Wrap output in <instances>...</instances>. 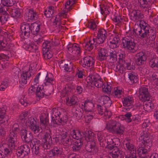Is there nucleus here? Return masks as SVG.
<instances>
[{
    "label": "nucleus",
    "mask_w": 158,
    "mask_h": 158,
    "mask_svg": "<svg viewBox=\"0 0 158 158\" xmlns=\"http://www.w3.org/2000/svg\"><path fill=\"white\" fill-rule=\"evenodd\" d=\"M139 25V26L134 28L132 32L130 31L131 36H127L122 40V44L123 47L133 53L137 50L133 35H135V37L139 36V38L144 39L147 42L155 40L156 37V30L152 28L144 21L141 20Z\"/></svg>",
    "instance_id": "f257e3e1"
},
{
    "label": "nucleus",
    "mask_w": 158,
    "mask_h": 158,
    "mask_svg": "<svg viewBox=\"0 0 158 158\" xmlns=\"http://www.w3.org/2000/svg\"><path fill=\"white\" fill-rule=\"evenodd\" d=\"M141 138L143 145L138 148V153L141 158H146L148 154V149L152 145V140L146 133L141 136Z\"/></svg>",
    "instance_id": "f03ea898"
},
{
    "label": "nucleus",
    "mask_w": 158,
    "mask_h": 158,
    "mask_svg": "<svg viewBox=\"0 0 158 158\" xmlns=\"http://www.w3.org/2000/svg\"><path fill=\"white\" fill-rule=\"evenodd\" d=\"M31 32L34 35L33 39L34 41L39 44L43 41V37L39 34L40 25L36 23H32L31 26Z\"/></svg>",
    "instance_id": "7ed1b4c3"
},
{
    "label": "nucleus",
    "mask_w": 158,
    "mask_h": 158,
    "mask_svg": "<svg viewBox=\"0 0 158 158\" xmlns=\"http://www.w3.org/2000/svg\"><path fill=\"white\" fill-rule=\"evenodd\" d=\"M35 68H32L31 66L29 68V69L27 70H24L23 71L21 76V79L19 81L20 87H22L21 85L23 86L27 84V81L31 78L32 75L35 73Z\"/></svg>",
    "instance_id": "20e7f679"
},
{
    "label": "nucleus",
    "mask_w": 158,
    "mask_h": 158,
    "mask_svg": "<svg viewBox=\"0 0 158 158\" xmlns=\"http://www.w3.org/2000/svg\"><path fill=\"white\" fill-rule=\"evenodd\" d=\"M125 148L126 150L127 157L129 156H135L136 153V147L132 143L131 140L128 138H126L124 141Z\"/></svg>",
    "instance_id": "39448f33"
},
{
    "label": "nucleus",
    "mask_w": 158,
    "mask_h": 158,
    "mask_svg": "<svg viewBox=\"0 0 158 158\" xmlns=\"http://www.w3.org/2000/svg\"><path fill=\"white\" fill-rule=\"evenodd\" d=\"M59 138L61 143L65 146H68L72 144V139L66 130L64 129L61 131Z\"/></svg>",
    "instance_id": "423d86ee"
},
{
    "label": "nucleus",
    "mask_w": 158,
    "mask_h": 158,
    "mask_svg": "<svg viewBox=\"0 0 158 158\" xmlns=\"http://www.w3.org/2000/svg\"><path fill=\"white\" fill-rule=\"evenodd\" d=\"M139 98L142 102L149 101L150 95L148 88L144 86H140L139 89Z\"/></svg>",
    "instance_id": "0eeeda50"
},
{
    "label": "nucleus",
    "mask_w": 158,
    "mask_h": 158,
    "mask_svg": "<svg viewBox=\"0 0 158 158\" xmlns=\"http://www.w3.org/2000/svg\"><path fill=\"white\" fill-rule=\"evenodd\" d=\"M19 119L23 123H25L26 126L29 125L30 123L35 120L34 117L27 111L22 112L19 116Z\"/></svg>",
    "instance_id": "6e6552de"
},
{
    "label": "nucleus",
    "mask_w": 158,
    "mask_h": 158,
    "mask_svg": "<svg viewBox=\"0 0 158 158\" xmlns=\"http://www.w3.org/2000/svg\"><path fill=\"white\" fill-rule=\"evenodd\" d=\"M107 35L106 30L103 29H100L98 31L96 38H94V40H95L96 44H102L106 40Z\"/></svg>",
    "instance_id": "1a4fd4ad"
},
{
    "label": "nucleus",
    "mask_w": 158,
    "mask_h": 158,
    "mask_svg": "<svg viewBox=\"0 0 158 158\" xmlns=\"http://www.w3.org/2000/svg\"><path fill=\"white\" fill-rule=\"evenodd\" d=\"M75 2V0H68L65 2L63 10L60 12V15L64 18L68 16L66 13L72 9V6Z\"/></svg>",
    "instance_id": "9d476101"
},
{
    "label": "nucleus",
    "mask_w": 158,
    "mask_h": 158,
    "mask_svg": "<svg viewBox=\"0 0 158 158\" xmlns=\"http://www.w3.org/2000/svg\"><path fill=\"white\" fill-rule=\"evenodd\" d=\"M30 152V149L28 145H23L18 148L16 154L17 156L21 158H23L28 155Z\"/></svg>",
    "instance_id": "9b49d317"
},
{
    "label": "nucleus",
    "mask_w": 158,
    "mask_h": 158,
    "mask_svg": "<svg viewBox=\"0 0 158 158\" xmlns=\"http://www.w3.org/2000/svg\"><path fill=\"white\" fill-rule=\"evenodd\" d=\"M58 64L60 69L67 72L72 71L73 68L72 63L67 60H59L58 62Z\"/></svg>",
    "instance_id": "f8f14e48"
},
{
    "label": "nucleus",
    "mask_w": 158,
    "mask_h": 158,
    "mask_svg": "<svg viewBox=\"0 0 158 158\" xmlns=\"http://www.w3.org/2000/svg\"><path fill=\"white\" fill-rule=\"evenodd\" d=\"M85 149L91 155L95 154L98 152V149L94 141H88L86 145Z\"/></svg>",
    "instance_id": "ddd939ff"
},
{
    "label": "nucleus",
    "mask_w": 158,
    "mask_h": 158,
    "mask_svg": "<svg viewBox=\"0 0 158 158\" xmlns=\"http://www.w3.org/2000/svg\"><path fill=\"white\" fill-rule=\"evenodd\" d=\"M97 110L98 114L101 115H103L105 119L109 118L111 115V112L104 106L98 105Z\"/></svg>",
    "instance_id": "4468645a"
},
{
    "label": "nucleus",
    "mask_w": 158,
    "mask_h": 158,
    "mask_svg": "<svg viewBox=\"0 0 158 158\" xmlns=\"http://www.w3.org/2000/svg\"><path fill=\"white\" fill-rule=\"evenodd\" d=\"M91 79L89 80L90 82H93L94 85L97 88H101L103 86V82L100 76L98 74H95V75L91 77Z\"/></svg>",
    "instance_id": "2eb2a0df"
},
{
    "label": "nucleus",
    "mask_w": 158,
    "mask_h": 158,
    "mask_svg": "<svg viewBox=\"0 0 158 158\" xmlns=\"http://www.w3.org/2000/svg\"><path fill=\"white\" fill-rule=\"evenodd\" d=\"M31 147H32L33 152L36 155L38 154L41 147L40 141L36 139H34L31 140Z\"/></svg>",
    "instance_id": "dca6fc26"
},
{
    "label": "nucleus",
    "mask_w": 158,
    "mask_h": 158,
    "mask_svg": "<svg viewBox=\"0 0 158 158\" xmlns=\"http://www.w3.org/2000/svg\"><path fill=\"white\" fill-rule=\"evenodd\" d=\"M68 52L69 53H71L73 55H75L78 56L80 55V49L78 45L74 44H70L68 46Z\"/></svg>",
    "instance_id": "f3484780"
},
{
    "label": "nucleus",
    "mask_w": 158,
    "mask_h": 158,
    "mask_svg": "<svg viewBox=\"0 0 158 158\" xmlns=\"http://www.w3.org/2000/svg\"><path fill=\"white\" fill-rule=\"evenodd\" d=\"M21 30L23 38L27 39L30 37L31 29L29 24H22L21 26Z\"/></svg>",
    "instance_id": "a211bd4d"
},
{
    "label": "nucleus",
    "mask_w": 158,
    "mask_h": 158,
    "mask_svg": "<svg viewBox=\"0 0 158 158\" xmlns=\"http://www.w3.org/2000/svg\"><path fill=\"white\" fill-rule=\"evenodd\" d=\"M17 136L13 132H10L7 139V145L8 147L15 149L16 141Z\"/></svg>",
    "instance_id": "6ab92c4d"
},
{
    "label": "nucleus",
    "mask_w": 158,
    "mask_h": 158,
    "mask_svg": "<svg viewBox=\"0 0 158 158\" xmlns=\"http://www.w3.org/2000/svg\"><path fill=\"white\" fill-rule=\"evenodd\" d=\"M12 46L10 44L7 45L3 36L0 34V51H10L12 49Z\"/></svg>",
    "instance_id": "aec40b11"
},
{
    "label": "nucleus",
    "mask_w": 158,
    "mask_h": 158,
    "mask_svg": "<svg viewBox=\"0 0 158 158\" xmlns=\"http://www.w3.org/2000/svg\"><path fill=\"white\" fill-rule=\"evenodd\" d=\"M20 134L23 141L26 143H29L32 139L33 136L31 133L30 132L27 134V131L25 129L21 130Z\"/></svg>",
    "instance_id": "412c9836"
},
{
    "label": "nucleus",
    "mask_w": 158,
    "mask_h": 158,
    "mask_svg": "<svg viewBox=\"0 0 158 158\" xmlns=\"http://www.w3.org/2000/svg\"><path fill=\"white\" fill-rule=\"evenodd\" d=\"M51 124L53 126L56 127L58 125H64L67 120V117L66 116H63L62 118H60L58 119V118H52Z\"/></svg>",
    "instance_id": "4be33fe9"
},
{
    "label": "nucleus",
    "mask_w": 158,
    "mask_h": 158,
    "mask_svg": "<svg viewBox=\"0 0 158 158\" xmlns=\"http://www.w3.org/2000/svg\"><path fill=\"white\" fill-rule=\"evenodd\" d=\"M82 108H84L86 112H91L92 109L94 107V105L92 100L87 99L85 101L81 102Z\"/></svg>",
    "instance_id": "5701e85b"
},
{
    "label": "nucleus",
    "mask_w": 158,
    "mask_h": 158,
    "mask_svg": "<svg viewBox=\"0 0 158 158\" xmlns=\"http://www.w3.org/2000/svg\"><path fill=\"white\" fill-rule=\"evenodd\" d=\"M95 62L94 58L91 56H87L83 58V63L82 66L84 67L87 68L92 66Z\"/></svg>",
    "instance_id": "b1692460"
},
{
    "label": "nucleus",
    "mask_w": 158,
    "mask_h": 158,
    "mask_svg": "<svg viewBox=\"0 0 158 158\" xmlns=\"http://www.w3.org/2000/svg\"><path fill=\"white\" fill-rule=\"evenodd\" d=\"M110 46L113 48H116L118 47V42L119 39L117 34L112 35L110 36Z\"/></svg>",
    "instance_id": "393cba45"
},
{
    "label": "nucleus",
    "mask_w": 158,
    "mask_h": 158,
    "mask_svg": "<svg viewBox=\"0 0 158 158\" xmlns=\"http://www.w3.org/2000/svg\"><path fill=\"white\" fill-rule=\"evenodd\" d=\"M94 40V38H90L88 42H84L82 44L85 50L90 51L93 49L94 44L96 42Z\"/></svg>",
    "instance_id": "a878e982"
},
{
    "label": "nucleus",
    "mask_w": 158,
    "mask_h": 158,
    "mask_svg": "<svg viewBox=\"0 0 158 158\" xmlns=\"http://www.w3.org/2000/svg\"><path fill=\"white\" fill-rule=\"evenodd\" d=\"M79 99L75 95H73L70 98H66L65 102L66 104L69 106H71L78 104Z\"/></svg>",
    "instance_id": "bb28decb"
},
{
    "label": "nucleus",
    "mask_w": 158,
    "mask_h": 158,
    "mask_svg": "<svg viewBox=\"0 0 158 158\" xmlns=\"http://www.w3.org/2000/svg\"><path fill=\"white\" fill-rule=\"evenodd\" d=\"M115 140V139H113L111 136L108 135L106 137L105 140H106V145L105 146L106 148H107L110 150L114 148L115 147L114 145H116L114 142Z\"/></svg>",
    "instance_id": "cd10ccee"
},
{
    "label": "nucleus",
    "mask_w": 158,
    "mask_h": 158,
    "mask_svg": "<svg viewBox=\"0 0 158 158\" xmlns=\"http://www.w3.org/2000/svg\"><path fill=\"white\" fill-rule=\"evenodd\" d=\"M6 110L4 107L0 108V123L1 124L7 123L9 119L8 115L6 114Z\"/></svg>",
    "instance_id": "c85d7f7f"
},
{
    "label": "nucleus",
    "mask_w": 158,
    "mask_h": 158,
    "mask_svg": "<svg viewBox=\"0 0 158 158\" xmlns=\"http://www.w3.org/2000/svg\"><path fill=\"white\" fill-rule=\"evenodd\" d=\"M98 58L100 60H104L106 59L108 55V53L107 50L104 48H98Z\"/></svg>",
    "instance_id": "c756f323"
},
{
    "label": "nucleus",
    "mask_w": 158,
    "mask_h": 158,
    "mask_svg": "<svg viewBox=\"0 0 158 158\" xmlns=\"http://www.w3.org/2000/svg\"><path fill=\"white\" fill-rule=\"evenodd\" d=\"M114 150L109 154L110 158H120L123 155V152L116 147H114Z\"/></svg>",
    "instance_id": "7c9ffc66"
},
{
    "label": "nucleus",
    "mask_w": 158,
    "mask_h": 158,
    "mask_svg": "<svg viewBox=\"0 0 158 158\" xmlns=\"http://www.w3.org/2000/svg\"><path fill=\"white\" fill-rule=\"evenodd\" d=\"M27 126H29L31 130L34 134H36L39 132L40 129H43L42 126L40 127L39 126L37 125V122L35 120L34 121H33L32 122L30 123Z\"/></svg>",
    "instance_id": "2f4dec72"
},
{
    "label": "nucleus",
    "mask_w": 158,
    "mask_h": 158,
    "mask_svg": "<svg viewBox=\"0 0 158 158\" xmlns=\"http://www.w3.org/2000/svg\"><path fill=\"white\" fill-rule=\"evenodd\" d=\"M62 149L61 148L54 147L53 149L49 152V156L52 157L58 156L62 154Z\"/></svg>",
    "instance_id": "473e14b6"
},
{
    "label": "nucleus",
    "mask_w": 158,
    "mask_h": 158,
    "mask_svg": "<svg viewBox=\"0 0 158 158\" xmlns=\"http://www.w3.org/2000/svg\"><path fill=\"white\" fill-rule=\"evenodd\" d=\"M112 48L110 49L108 55L109 56V60L110 62L114 63L117 60L116 52L114 49L115 48Z\"/></svg>",
    "instance_id": "72a5a7b5"
},
{
    "label": "nucleus",
    "mask_w": 158,
    "mask_h": 158,
    "mask_svg": "<svg viewBox=\"0 0 158 158\" xmlns=\"http://www.w3.org/2000/svg\"><path fill=\"white\" fill-rule=\"evenodd\" d=\"M117 122L115 120H110L106 123L105 128L113 133Z\"/></svg>",
    "instance_id": "f704fd0d"
},
{
    "label": "nucleus",
    "mask_w": 158,
    "mask_h": 158,
    "mask_svg": "<svg viewBox=\"0 0 158 158\" xmlns=\"http://www.w3.org/2000/svg\"><path fill=\"white\" fill-rule=\"evenodd\" d=\"M128 76L131 84L135 83L138 81V77L137 73L133 71H129Z\"/></svg>",
    "instance_id": "c9c22d12"
},
{
    "label": "nucleus",
    "mask_w": 158,
    "mask_h": 158,
    "mask_svg": "<svg viewBox=\"0 0 158 158\" xmlns=\"http://www.w3.org/2000/svg\"><path fill=\"white\" fill-rule=\"evenodd\" d=\"M61 110L60 108H53L52 110L51 113L52 118H58V119L60 118H62L65 116L63 114L61 113L60 111Z\"/></svg>",
    "instance_id": "e433bc0d"
},
{
    "label": "nucleus",
    "mask_w": 158,
    "mask_h": 158,
    "mask_svg": "<svg viewBox=\"0 0 158 158\" xmlns=\"http://www.w3.org/2000/svg\"><path fill=\"white\" fill-rule=\"evenodd\" d=\"M36 93L37 96L40 98L43 97L45 95L46 96L48 95L49 94L44 91L43 86H38L37 88Z\"/></svg>",
    "instance_id": "4c0bfd02"
},
{
    "label": "nucleus",
    "mask_w": 158,
    "mask_h": 158,
    "mask_svg": "<svg viewBox=\"0 0 158 158\" xmlns=\"http://www.w3.org/2000/svg\"><path fill=\"white\" fill-rule=\"evenodd\" d=\"M40 120L41 126L42 127V128L44 129L48 122V117L45 114H42L40 116Z\"/></svg>",
    "instance_id": "58836bf2"
},
{
    "label": "nucleus",
    "mask_w": 158,
    "mask_h": 158,
    "mask_svg": "<svg viewBox=\"0 0 158 158\" xmlns=\"http://www.w3.org/2000/svg\"><path fill=\"white\" fill-rule=\"evenodd\" d=\"M44 83L45 85H48L50 84L54 85L55 83L54 78L52 74H47L45 79Z\"/></svg>",
    "instance_id": "ea45409f"
},
{
    "label": "nucleus",
    "mask_w": 158,
    "mask_h": 158,
    "mask_svg": "<svg viewBox=\"0 0 158 158\" xmlns=\"http://www.w3.org/2000/svg\"><path fill=\"white\" fill-rule=\"evenodd\" d=\"M123 94L122 89L118 87H115L112 92V95L115 98H121L123 95Z\"/></svg>",
    "instance_id": "a19ab883"
},
{
    "label": "nucleus",
    "mask_w": 158,
    "mask_h": 158,
    "mask_svg": "<svg viewBox=\"0 0 158 158\" xmlns=\"http://www.w3.org/2000/svg\"><path fill=\"white\" fill-rule=\"evenodd\" d=\"M26 15H27L28 19L30 20L36 19L38 15L33 10L27 9L26 11Z\"/></svg>",
    "instance_id": "79ce46f5"
},
{
    "label": "nucleus",
    "mask_w": 158,
    "mask_h": 158,
    "mask_svg": "<svg viewBox=\"0 0 158 158\" xmlns=\"http://www.w3.org/2000/svg\"><path fill=\"white\" fill-rule=\"evenodd\" d=\"M142 16L139 11L135 10L131 13L130 18L132 20L137 22L139 19L142 18Z\"/></svg>",
    "instance_id": "37998d69"
},
{
    "label": "nucleus",
    "mask_w": 158,
    "mask_h": 158,
    "mask_svg": "<svg viewBox=\"0 0 158 158\" xmlns=\"http://www.w3.org/2000/svg\"><path fill=\"white\" fill-rule=\"evenodd\" d=\"M74 86L71 84L66 85L62 90V94L64 96L68 95L73 91Z\"/></svg>",
    "instance_id": "c03bdc74"
},
{
    "label": "nucleus",
    "mask_w": 158,
    "mask_h": 158,
    "mask_svg": "<svg viewBox=\"0 0 158 158\" xmlns=\"http://www.w3.org/2000/svg\"><path fill=\"white\" fill-rule=\"evenodd\" d=\"M133 98L131 96H127L124 97L123 100V103L124 106H129L133 105Z\"/></svg>",
    "instance_id": "a18cd8bd"
},
{
    "label": "nucleus",
    "mask_w": 158,
    "mask_h": 158,
    "mask_svg": "<svg viewBox=\"0 0 158 158\" xmlns=\"http://www.w3.org/2000/svg\"><path fill=\"white\" fill-rule=\"evenodd\" d=\"M25 48L26 50L30 52H38V47L37 45L34 44V43L31 42L29 44L25 45Z\"/></svg>",
    "instance_id": "49530a36"
},
{
    "label": "nucleus",
    "mask_w": 158,
    "mask_h": 158,
    "mask_svg": "<svg viewBox=\"0 0 158 158\" xmlns=\"http://www.w3.org/2000/svg\"><path fill=\"white\" fill-rule=\"evenodd\" d=\"M124 130V127L120 123L117 122L113 133L119 135L123 134Z\"/></svg>",
    "instance_id": "de8ad7c7"
},
{
    "label": "nucleus",
    "mask_w": 158,
    "mask_h": 158,
    "mask_svg": "<svg viewBox=\"0 0 158 158\" xmlns=\"http://www.w3.org/2000/svg\"><path fill=\"white\" fill-rule=\"evenodd\" d=\"M70 134L73 138L78 140L82 138V135L80 131L78 130L72 129Z\"/></svg>",
    "instance_id": "09e8293b"
},
{
    "label": "nucleus",
    "mask_w": 158,
    "mask_h": 158,
    "mask_svg": "<svg viewBox=\"0 0 158 158\" xmlns=\"http://www.w3.org/2000/svg\"><path fill=\"white\" fill-rule=\"evenodd\" d=\"M137 57V64L141 65L143 62L146 60L145 56L143 52H139L136 54Z\"/></svg>",
    "instance_id": "8fccbe9b"
},
{
    "label": "nucleus",
    "mask_w": 158,
    "mask_h": 158,
    "mask_svg": "<svg viewBox=\"0 0 158 158\" xmlns=\"http://www.w3.org/2000/svg\"><path fill=\"white\" fill-rule=\"evenodd\" d=\"M62 24L60 22V17L59 16L55 17L54 21L53 22V25L54 27H57L58 30L56 31V32H59L62 26L60 25Z\"/></svg>",
    "instance_id": "3c124183"
},
{
    "label": "nucleus",
    "mask_w": 158,
    "mask_h": 158,
    "mask_svg": "<svg viewBox=\"0 0 158 158\" xmlns=\"http://www.w3.org/2000/svg\"><path fill=\"white\" fill-rule=\"evenodd\" d=\"M97 136L100 146L102 147H105L106 144V140H105L106 137H104L101 132L97 134Z\"/></svg>",
    "instance_id": "603ef678"
},
{
    "label": "nucleus",
    "mask_w": 158,
    "mask_h": 158,
    "mask_svg": "<svg viewBox=\"0 0 158 158\" xmlns=\"http://www.w3.org/2000/svg\"><path fill=\"white\" fill-rule=\"evenodd\" d=\"M150 66L152 68H158V58L151 57L149 60Z\"/></svg>",
    "instance_id": "864d4df0"
},
{
    "label": "nucleus",
    "mask_w": 158,
    "mask_h": 158,
    "mask_svg": "<svg viewBox=\"0 0 158 158\" xmlns=\"http://www.w3.org/2000/svg\"><path fill=\"white\" fill-rule=\"evenodd\" d=\"M153 108V104L151 101L145 102L143 105L144 109L147 112L151 111Z\"/></svg>",
    "instance_id": "5fc2aeb1"
},
{
    "label": "nucleus",
    "mask_w": 158,
    "mask_h": 158,
    "mask_svg": "<svg viewBox=\"0 0 158 158\" xmlns=\"http://www.w3.org/2000/svg\"><path fill=\"white\" fill-rule=\"evenodd\" d=\"M54 45V43L52 41H44L43 44V50L44 49L50 50Z\"/></svg>",
    "instance_id": "6e6d98bb"
},
{
    "label": "nucleus",
    "mask_w": 158,
    "mask_h": 158,
    "mask_svg": "<svg viewBox=\"0 0 158 158\" xmlns=\"http://www.w3.org/2000/svg\"><path fill=\"white\" fill-rule=\"evenodd\" d=\"M43 51V56L45 59H50L52 56L53 54L50 50L44 49Z\"/></svg>",
    "instance_id": "4d7b16f0"
},
{
    "label": "nucleus",
    "mask_w": 158,
    "mask_h": 158,
    "mask_svg": "<svg viewBox=\"0 0 158 158\" xmlns=\"http://www.w3.org/2000/svg\"><path fill=\"white\" fill-rule=\"evenodd\" d=\"M54 12V7L50 6L44 11V15L47 18L51 17Z\"/></svg>",
    "instance_id": "13d9d810"
},
{
    "label": "nucleus",
    "mask_w": 158,
    "mask_h": 158,
    "mask_svg": "<svg viewBox=\"0 0 158 158\" xmlns=\"http://www.w3.org/2000/svg\"><path fill=\"white\" fill-rule=\"evenodd\" d=\"M102 103L105 105L104 106L109 107L111 104V101L110 98L107 96H104L102 98Z\"/></svg>",
    "instance_id": "bf43d9fd"
},
{
    "label": "nucleus",
    "mask_w": 158,
    "mask_h": 158,
    "mask_svg": "<svg viewBox=\"0 0 158 158\" xmlns=\"http://www.w3.org/2000/svg\"><path fill=\"white\" fill-rule=\"evenodd\" d=\"M82 143L80 140H77L74 142L72 146V149L74 151L76 152L77 151L79 150L81 148L82 145Z\"/></svg>",
    "instance_id": "052dcab7"
},
{
    "label": "nucleus",
    "mask_w": 158,
    "mask_h": 158,
    "mask_svg": "<svg viewBox=\"0 0 158 158\" xmlns=\"http://www.w3.org/2000/svg\"><path fill=\"white\" fill-rule=\"evenodd\" d=\"M111 85L110 83H104L102 87V91L108 94L110 93L111 90Z\"/></svg>",
    "instance_id": "680f3d73"
},
{
    "label": "nucleus",
    "mask_w": 158,
    "mask_h": 158,
    "mask_svg": "<svg viewBox=\"0 0 158 158\" xmlns=\"http://www.w3.org/2000/svg\"><path fill=\"white\" fill-rule=\"evenodd\" d=\"M152 0H139L140 7L143 8H147L149 6Z\"/></svg>",
    "instance_id": "e2e57ef3"
},
{
    "label": "nucleus",
    "mask_w": 158,
    "mask_h": 158,
    "mask_svg": "<svg viewBox=\"0 0 158 158\" xmlns=\"http://www.w3.org/2000/svg\"><path fill=\"white\" fill-rule=\"evenodd\" d=\"M85 139L88 141H94V137L95 134L91 131H89L86 133Z\"/></svg>",
    "instance_id": "0e129e2a"
},
{
    "label": "nucleus",
    "mask_w": 158,
    "mask_h": 158,
    "mask_svg": "<svg viewBox=\"0 0 158 158\" xmlns=\"http://www.w3.org/2000/svg\"><path fill=\"white\" fill-rule=\"evenodd\" d=\"M94 114L92 112H86L85 115V121L87 123L90 121L92 119Z\"/></svg>",
    "instance_id": "69168bd1"
},
{
    "label": "nucleus",
    "mask_w": 158,
    "mask_h": 158,
    "mask_svg": "<svg viewBox=\"0 0 158 158\" xmlns=\"http://www.w3.org/2000/svg\"><path fill=\"white\" fill-rule=\"evenodd\" d=\"M2 4L6 6H11L14 4V2L12 0H1Z\"/></svg>",
    "instance_id": "338daca9"
},
{
    "label": "nucleus",
    "mask_w": 158,
    "mask_h": 158,
    "mask_svg": "<svg viewBox=\"0 0 158 158\" xmlns=\"http://www.w3.org/2000/svg\"><path fill=\"white\" fill-rule=\"evenodd\" d=\"M123 64H119L115 67L116 71H118L120 73H122L125 71V68L123 66Z\"/></svg>",
    "instance_id": "774afa93"
}]
</instances>
